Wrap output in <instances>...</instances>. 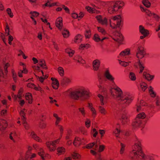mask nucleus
I'll return each mask as SVG.
<instances>
[{
  "mask_svg": "<svg viewBox=\"0 0 160 160\" xmlns=\"http://www.w3.org/2000/svg\"><path fill=\"white\" fill-rule=\"evenodd\" d=\"M103 77L106 81H108L112 87L110 90L111 97L116 99L123 107L128 106L132 102L134 97L129 92L123 93L121 89L116 85L115 78L110 72L108 68H105L103 72Z\"/></svg>",
  "mask_w": 160,
  "mask_h": 160,
  "instance_id": "nucleus-1",
  "label": "nucleus"
},
{
  "mask_svg": "<svg viewBox=\"0 0 160 160\" xmlns=\"http://www.w3.org/2000/svg\"><path fill=\"white\" fill-rule=\"evenodd\" d=\"M134 144L132 146V150L130 152V157L132 160H140V154L143 153L142 150L141 142L136 136L134 137Z\"/></svg>",
  "mask_w": 160,
  "mask_h": 160,
  "instance_id": "nucleus-2",
  "label": "nucleus"
},
{
  "mask_svg": "<svg viewBox=\"0 0 160 160\" xmlns=\"http://www.w3.org/2000/svg\"><path fill=\"white\" fill-rule=\"evenodd\" d=\"M90 92L88 89L84 87L81 86L77 88L75 91L72 92L70 93V96L75 100L80 99L84 100L90 97Z\"/></svg>",
  "mask_w": 160,
  "mask_h": 160,
  "instance_id": "nucleus-3",
  "label": "nucleus"
},
{
  "mask_svg": "<svg viewBox=\"0 0 160 160\" xmlns=\"http://www.w3.org/2000/svg\"><path fill=\"white\" fill-rule=\"evenodd\" d=\"M124 5L123 2L117 1L115 2L112 7H109L108 9V12L113 13L117 11L118 10L121 8Z\"/></svg>",
  "mask_w": 160,
  "mask_h": 160,
  "instance_id": "nucleus-4",
  "label": "nucleus"
},
{
  "mask_svg": "<svg viewBox=\"0 0 160 160\" xmlns=\"http://www.w3.org/2000/svg\"><path fill=\"white\" fill-rule=\"evenodd\" d=\"M59 139H57L53 141L47 142L46 145L47 148L50 152L54 151L56 148V145L59 142Z\"/></svg>",
  "mask_w": 160,
  "mask_h": 160,
  "instance_id": "nucleus-5",
  "label": "nucleus"
},
{
  "mask_svg": "<svg viewBox=\"0 0 160 160\" xmlns=\"http://www.w3.org/2000/svg\"><path fill=\"white\" fill-rule=\"evenodd\" d=\"M146 54L145 49L142 46L138 47L136 53V57L138 59L143 58Z\"/></svg>",
  "mask_w": 160,
  "mask_h": 160,
  "instance_id": "nucleus-6",
  "label": "nucleus"
},
{
  "mask_svg": "<svg viewBox=\"0 0 160 160\" xmlns=\"http://www.w3.org/2000/svg\"><path fill=\"white\" fill-rule=\"evenodd\" d=\"M123 24V21H111L110 22V26L112 28H120Z\"/></svg>",
  "mask_w": 160,
  "mask_h": 160,
  "instance_id": "nucleus-7",
  "label": "nucleus"
},
{
  "mask_svg": "<svg viewBox=\"0 0 160 160\" xmlns=\"http://www.w3.org/2000/svg\"><path fill=\"white\" fill-rule=\"evenodd\" d=\"M4 68L5 70V73H4L1 69V65L0 64V81H2V79L4 78L8 72L7 69L9 66V64L8 62L3 63Z\"/></svg>",
  "mask_w": 160,
  "mask_h": 160,
  "instance_id": "nucleus-8",
  "label": "nucleus"
},
{
  "mask_svg": "<svg viewBox=\"0 0 160 160\" xmlns=\"http://www.w3.org/2000/svg\"><path fill=\"white\" fill-rule=\"evenodd\" d=\"M114 37L112 38L115 41L121 43L123 40V37L122 34L118 32H115L113 33Z\"/></svg>",
  "mask_w": 160,
  "mask_h": 160,
  "instance_id": "nucleus-9",
  "label": "nucleus"
},
{
  "mask_svg": "<svg viewBox=\"0 0 160 160\" xmlns=\"http://www.w3.org/2000/svg\"><path fill=\"white\" fill-rule=\"evenodd\" d=\"M147 104L143 100H141L140 101H138L137 103L136 108L137 112H139L142 111L143 108L142 107L143 106H146Z\"/></svg>",
  "mask_w": 160,
  "mask_h": 160,
  "instance_id": "nucleus-10",
  "label": "nucleus"
},
{
  "mask_svg": "<svg viewBox=\"0 0 160 160\" xmlns=\"http://www.w3.org/2000/svg\"><path fill=\"white\" fill-rule=\"evenodd\" d=\"M140 157L142 160H154L155 156L153 154H149L146 155L143 153H141Z\"/></svg>",
  "mask_w": 160,
  "mask_h": 160,
  "instance_id": "nucleus-11",
  "label": "nucleus"
},
{
  "mask_svg": "<svg viewBox=\"0 0 160 160\" xmlns=\"http://www.w3.org/2000/svg\"><path fill=\"white\" fill-rule=\"evenodd\" d=\"M132 125L134 128L142 127V121L141 119L136 118L132 123Z\"/></svg>",
  "mask_w": 160,
  "mask_h": 160,
  "instance_id": "nucleus-12",
  "label": "nucleus"
},
{
  "mask_svg": "<svg viewBox=\"0 0 160 160\" xmlns=\"http://www.w3.org/2000/svg\"><path fill=\"white\" fill-rule=\"evenodd\" d=\"M7 121L4 119H0V131L5 130L8 126Z\"/></svg>",
  "mask_w": 160,
  "mask_h": 160,
  "instance_id": "nucleus-13",
  "label": "nucleus"
},
{
  "mask_svg": "<svg viewBox=\"0 0 160 160\" xmlns=\"http://www.w3.org/2000/svg\"><path fill=\"white\" fill-rule=\"evenodd\" d=\"M121 120L123 124L127 123L129 121V116L127 112H124L122 114Z\"/></svg>",
  "mask_w": 160,
  "mask_h": 160,
  "instance_id": "nucleus-14",
  "label": "nucleus"
},
{
  "mask_svg": "<svg viewBox=\"0 0 160 160\" xmlns=\"http://www.w3.org/2000/svg\"><path fill=\"white\" fill-rule=\"evenodd\" d=\"M88 107L92 113V115L93 117L95 118L97 115V111L95 108L93 107L92 103H89L88 104Z\"/></svg>",
  "mask_w": 160,
  "mask_h": 160,
  "instance_id": "nucleus-15",
  "label": "nucleus"
},
{
  "mask_svg": "<svg viewBox=\"0 0 160 160\" xmlns=\"http://www.w3.org/2000/svg\"><path fill=\"white\" fill-rule=\"evenodd\" d=\"M130 54V50L127 49L121 52L119 55V58H126L127 56Z\"/></svg>",
  "mask_w": 160,
  "mask_h": 160,
  "instance_id": "nucleus-16",
  "label": "nucleus"
},
{
  "mask_svg": "<svg viewBox=\"0 0 160 160\" xmlns=\"http://www.w3.org/2000/svg\"><path fill=\"white\" fill-rule=\"evenodd\" d=\"M98 80L99 83V85H98L99 90L102 92H105L106 91V89L102 84V79L101 77L98 76Z\"/></svg>",
  "mask_w": 160,
  "mask_h": 160,
  "instance_id": "nucleus-17",
  "label": "nucleus"
},
{
  "mask_svg": "<svg viewBox=\"0 0 160 160\" xmlns=\"http://www.w3.org/2000/svg\"><path fill=\"white\" fill-rule=\"evenodd\" d=\"M100 102V105L103 106L107 103V98L102 95L98 94V95Z\"/></svg>",
  "mask_w": 160,
  "mask_h": 160,
  "instance_id": "nucleus-18",
  "label": "nucleus"
},
{
  "mask_svg": "<svg viewBox=\"0 0 160 160\" xmlns=\"http://www.w3.org/2000/svg\"><path fill=\"white\" fill-rule=\"evenodd\" d=\"M139 31L142 35L148 36L149 34V31L145 29L142 25H140L139 26Z\"/></svg>",
  "mask_w": 160,
  "mask_h": 160,
  "instance_id": "nucleus-19",
  "label": "nucleus"
},
{
  "mask_svg": "<svg viewBox=\"0 0 160 160\" xmlns=\"http://www.w3.org/2000/svg\"><path fill=\"white\" fill-rule=\"evenodd\" d=\"M105 148V146L103 145H99L97 143L95 147V151L97 152H102Z\"/></svg>",
  "mask_w": 160,
  "mask_h": 160,
  "instance_id": "nucleus-20",
  "label": "nucleus"
},
{
  "mask_svg": "<svg viewBox=\"0 0 160 160\" xmlns=\"http://www.w3.org/2000/svg\"><path fill=\"white\" fill-rule=\"evenodd\" d=\"M100 62L98 59L94 60L92 62L93 69L94 71H97L100 65Z\"/></svg>",
  "mask_w": 160,
  "mask_h": 160,
  "instance_id": "nucleus-21",
  "label": "nucleus"
},
{
  "mask_svg": "<svg viewBox=\"0 0 160 160\" xmlns=\"http://www.w3.org/2000/svg\"><path fill=\"white\" fill-rule=\"evenodd\" d=\"M38 153L43 160L45 159V157L48 155V154L45 153L43 149L42 148H40L39 149Z\"/></svg>",
  "mask_w": 160,
  "mask_h": 160,
  "instance_id": "nucleus-22",
  "label": "nucleus"
},
{
  "mask_svg": "<svg viewBox=\"0 0 160 160\" xmlns=\"http://www.w3.org/2000/svg\"><path fill=\"white\" fill-rule=\"evenodd\" d=\"M9 138L14 142H15L18 138V134L14 131L12 132L9 135Z\"/></svg>",
  "mask_w": 160,
  "mask_h": 160,
  "instance_id": "nucleus-23",
  "label": "nucleus"
},
{
  "mask_svg": "<svg viewBox=\"0 0 160 160\" xmlns=\"http://www.w3.org/2000/svg\"><path fill=\"white\" fill-rule=\"evenodd\" d=\"M51 80L52 81V87L55 89H57L59 85V83L58 80L53 78H51Z\"/></svg>",
  "mask_w": 160,
  "mask_h": 160,
  "instance_id": "nucleus-24",
  "label": "nucleus"
},
{
  "mask_svg": "<svg viewBox=\"0 0 160 160\" xmlns=\"http://www.w3.org/2000/svg\"><path fill=\"white\" fill-rule=\"evenodd\" d=\"M147 88V85L145 82L142 81L140 82L138 87V88L140 90L144 92Z\"/></svg>",
  "mask_w": 160,
  "mask_h": 160,
  "instance_id": "nucleus-25",
  "label": "nucleus"
},
{
  "mask_svg": "<svg viewBox=\"0 0 160 160\" xmlns=\"http://www.w3.org/2000/svg\"><path fill=\"white\" fill-rule=\"evenodd\" d=\"M79 112L83 117H85L87 115V111L86 109L83 106L79 107L78 108Z\"/></svg>",
  "mask_w": 160,
  "mask_h": 160,
  "instance_id": "nucleus-26",
  "label": "nucleus"
},
{
  "mask_svg": "<svg viewBox=\"0 0 160 160\" xmlns=\"http://www.w3.org/2000/svg\"><path fill=\"white\" fill-rule=\"evenodd\" d=\"M27 87L28 88H30L32 89H34L36 90L39 91L41 92L42 91V88L39 87H37L33 83H29L27 84Z\"/></svg>",
  "mask_w": 160,
  "mask_h": 160,
  "instance_id": "nucleus-27",
  "label": "nucleus"
},
{
  "mask_svg": "<svg viewBox=\"0 0 160 160\" xmlns=\"http://www.w3.org/2000/svg\"><path fill=\"white\" fill-rule=\"evenodd\" d=\"M126 145L122 143H120L119 153L121 155H123L125 153Z\"/></svg>",
  "mask_w": 160,
  "mask_h": 160,
  "instance_id": "nucleus-28",
  "label": "nucleus"
},
{
  "mask_svg": "<svg viewBox=\"0 0 160 160\" xmlns=\"http://www.w3.org/2000/svg\"><path fill=\"white\" fill-rule=\"evenodd\" d=\"M37 154L31 152L28 155L25 156L26 160H34V158L36 157Z\"/></svg>",
  "mask_w": 160,
  "mask_h": 160,
  "instance_id": "nucleus-29",
  "label": "nucleus"
},
{
  "mask_svg": "<svg viewBox=\"0 0 160 160\" xmlns=\"http://www.w3.org/2000/svg\"><path fill=\"white\" fill-rule=\"evenodd\" d=\"M98 110L100 113L102 115H105L108 114L107 111L102 106H99L98 107Z\"/></svg>",
  "mask_w": 160,
  "mask_h": 160,
  "instance_id": "nucleus-30",
  "label": "nucleus"
},
{
  "mask_svg": "<svg viewBox=\"0 0 160 160\" xmlns=\"http://www.w3.org/2000/svg\"><path fill=\"white\" fill-rule=\"evenodd\" d=\"M71 78L68 77H65L62 80L61 83L63 85H66L71 83Z\"/></svg>",
  "mask_w": 160,
  "mask_h": 160,
  "instance_id": "nucleus-31",
  "label": "nucleus"
},
{
  "mask_svg": "<svg viewBox=\"0 0 160 160\" xmlns=\"http://www.w3.org/2000/svg\"><path fill=\"white\" fill-rule=\"evenodd\" d=\"M90 152L92 155L95 156L97 160H102V158L100 155V153L93 150H91Z\"/></svg>",
  "mask_w": 160,
  "mask_h": 160,
  "instance_id": "nucleus-32",
  "label": "nucleus"
},
{
  "mask_svg": "<svg viewBox=\"0 0 160 160\" xmlns=\"http://www.w3.org/2000/svg\"><path fill=\"white\" fill-rule=\"evenodd\" d=\"M108 38L107 37H104L102 39H101L98 34H95L93 38V40L96 42H99L100 41L102 42L103 41L105 40V39H107Z\"/></svg>",
  "mask_w": 160,
  "mask_h": 160,
  "instance_id": "nucleus-33",
  "label": "nucleus"
},
{
  "mask_svg": "<svg viewBox=\"0 0 160 160\" xmlns=\"http://www.w3.org/2000/svg\"><path fill=\"white\" fill-rule=\"evenodd\" d=\"M120 126L119 124L117 123L115 126V130L113 131V133L115 134L117 137H118L120 132V130L119 129Z\"/></svg>",
  "mask_w": 160,
  "mask_h": 160,
  "instance_id": "nucleus-34",
  "label": "nucleus"
},
{
  "mask_svg": "<svg viewBox=\"0 0 160 160\" xmlns=\"http://www.w3.org/2000/svg\"><path fill=\"white\" fill-rule=\"evenodd\" d=\"M83 36L80 34H78L75 36L74 41L75 43H79L82 41Z\"/></svg>",
  "mask_w": 160,
  "mask_h": 160,
  "instance_id": "nucleus-35",
  "label": "nucleus"
},
{
  "mask_svg": "<svg viewBox=\"0 0 160 160\" xmlns=\"http://www.w3.org/2000/svg\"><path fill=\"white\" fill-rule=\"evenodd\" d=\"M143 76L147 80L149 81L152 80L154 77L153 75H151L145 72H143Z\"/></svg>",
  "mask_w": 160,
  "mask_h": 160,
  "instance_id": "nucleus-36",
  "label": "nucleus"
},
{
  "mask_svg": "<svg viewBox=\"0 0 160 160\" xmlns=\"http://www.w3.org/2000/svg\"><path fill=\"white\" fill-rule=\"evenodd\" d=\"M73 144L76 147L79 146L82 144L81 142V139L78 137H76L75 138Z\"/></svg>",
  "mask_w": 160,
  "mask_h": 160,
  "instance_id": "nucleus-37",
  "label": "nucleus"
},
{
  "mask_svg": "<svg viewBox=\"0 0 160 160\" xmlns=\"http://www.w3.org/2000/svg\"><path fill=\"white\" fill-rule=\"evenodd\" d=\"M60 31L61 32L64 38H67L69 37V32L68 30L63 28Z\"/></svg>",
  "mask_w": 160,
  "mask_h": 160,
  "instance_id": "nucleus-38",
  "label": "nucleus"
},
{
  "mask_svg": "<svg viewBox=\"0 0 160 160\" xmlns=\"http://www.w3.org/2000/svg\"><path fill=\"white\" fill-rule=\"evenodd\" d=\"M97 144V142H93L89 143L86 146H84L83 147V148H87L88 149H90L92 148V150H95V145Z\"/></svg>",
  "mask_w": 160,
  "mask_h": 160,
  "instance_id": "nucleus-39",
  "label": "nucleus"
},
{
  "mask_svg": "<svg viewBox=\"0 0 160 160\" xmlns=\"http://www.w3.org/2000/svg\"><path fill=\"white\" fill-rule=\"evenodd\" d=\"M41 20H47L49 19V16L46 12H42L40 16Z\"/></svg>",
  "mask_w": 160,
  "mask_h": 160,
  "instance_id": "nucleus-40",
  "label": "nucleus"
},
{
  "mask_svg": "<svg viewBox=\"0 0 160 160\" xmlns=\"http://www.w3.org/2000/svg\"><path fill=\"white\" fill-rule=\"evenodd\" d=\"M25 98L28 101V103L31 104L32 103V96L31 93H27L25 95Z\"/></svg>",
  "mask_w": 160,
  "mask_h": 160,
  "instance_id": "nucleus-41",
  "label": "nucleus"
},
{
  "mask_svg": "<svg viewBox=\"0 0 160 160\" xmlns=\"http://www.w3.org/2000/svg\"><path fill=\"white\" fill-rule=\"evenodd\" d=\"M57 154L58 155L63 154L65 152V149L63 147H58L57 148Z\"/></svg>",
  "mask_w": 160,
  "mask_h": 160,
  "instance_id": "nucleus-42",
  "label": "nucleus"
},
{
  "mask_svg": "<svg viewBox=\"0 0 160 160\" xmlns=\"http://www.w3.org/2000/svg\"><path fill=\"white\" fill-rule=\"evenodd\" d=\"M53 116L56 119L55 124L56 126H58L61 121L62 119L60 117H59L58 114L56 113H54L53 114Z\"/></svg>",
  "mask_w": 160,
  "mask_h": 160,
  "instance_id": "nucleus-43",
  "label": "nucleus"
},
{
  "mask_svg": "<svg viewBox=\"0 0 160 160\" xmlns=\"http://www.w3.org/2000/svg\"><path fill=\"white\" fill-rule=\"evenodd\" d=\"M56 26L60 31H61L63 29L62 21H56Z\"/></svg>",
  "mask_w": 160,
  "mask_h": 160,
  "instance_id": "nucleus-44",
  "label": "nucleus"
},
{
  "mask_svg": "<svg viewBox=\"0 0 160 160\" xmlns=\"http://www.w3.org/2000/svg\"><path fill=\"white\" fill-rule=\"evenodd\" d=\"M149 93L151 97L152 98L155 97L156 96V93L154 91L153 88L151 86H150L148 88Z\"/></svg>",
  "mask_w": 160,
  "mask_h": 160,
  "instance_id": "nucleus-45",
  "label": "nucleus"
},
{
  "mask_svg": "<svg viewBox=\"0 0 160 160\" xmlns=\"http://www.w3.org/2000/svg\"><path fill=\"white\" fill-rule=\"evenodd\" d=\"M31 136L35 140L39 142L42 141L41 139L38 137L33 132H32L30 134Z\"/></svg>",
  "mask_w": 160,
  "mask_h": 160,
  "instance_id": "nucleus-46",
  "label": "nucleus"
},
{
  "mask_svg": "<svg viewBox=\"0 0 160 160\" xmlns=\"http://www.w3.org/2000/svg\"><path fill=\"white\" fill-rule=\"evenodd\" d=\"M39 65L42 68L46 69L47 68L45 64V61L43 59H40L39 60Z\"/></svg>",
  "mask_w": 160,
  "mask_h": 160,
  "instance_id": "nucleus-47",
  "label": "nucleus"
},
{
  "mask_svg": "<svg viewBox=\"0 0 160 160\" xmlns=\"http://www.w3.org/2000/svg\"><path fill=\"white\" fill-rule=\"evenodd\" d=\"M59 75L61 77H63L64 75V72L63 68L61 67H59L57 69Z\"/></svg>",
  "mask_w": 160,
  "mask_h": 160,
  "instance_id": "nucleus-48",
  "label": "nucleus"
},
{
  "mask_svg": "<svg viewBox=\"0 0 160 160\" xmlns=\"http://www.w3.org/2000/svg\"><path fill=\"white\" fill-rule=\"evenodd\" d=\"M129 78L132 81H135L136 79L135 74L133 72H130L129 74Z\"/></svg>",
  "mask_w": 160,
  "mask_h": 160,
  "instance_id": "nucleus-49",
  "label": "nucleus"
},
{
  "mask_svg": "<svg viewBox=\"0 0 160 160\" xmlns=\"http://www.w3.org/2000/svg\"><path fill=\"white\" fill-rule=\"evenodd\" d=\"M66 52L68 54L70 57H72L75 53L74 50L71 49L70 48H68L66 49Z\"/></svg>",
  "mask_w": 160,
  "mask_h": 160,
  "instance_id": "nucleus-50",
  "label": "nucleus"
},
{
  "mask_svg": "<svg viewBox=\"0 0 160 160\" xmlns=\"http://www.w3.org/2000/svg\"><path fill=\"white\" fill-rule=\"evenodd\" d=\"M155 103L158 109L160 110V97L158 96L156 97L155 100Z\"/></svg>",
  "mask_w": 160,
  "mask_h": 160,
  "instance_id": "nucleus-51",
  "label": "nucleus"
},
{
  "mask_svg": "<svg viewBox=\"0 0 160 160\" xmlns=\"http://www.w3.org/2000/svg\"><path fill=\"white\" fill-rule=\"evenodd\" d=\"M85 9L89 13H93L96 12V10L94 8H92L89 6H86Z\"/></svg>",
  "mask_w": 160,
  "mask_h": 160,
  "instance_id": "nucleus-52",
  "label": "nucleus"
},
{
  "mask_svg": "<svg viewBox=\"0 0 160 160\" xmlns=\"http://www.w3.org/2000/svg\"><path fill=\"white\" fill-rule=\"evenodd\" d=\"M111 19H113V20H122L123 19V17L122 14L116 15L114 17H112Z\"/></svg>",
  "mask_w": 160,
  "mask_h": 160,
  "instance_id": "nucleus-53",
  "label": "nucleus"
},
{
  "mask_svg": "<svg viewBox=\"0 0 160 160\" xmlns=\"http://www.w3.org/2000/svg\"><path fill=\"white\" fill-rule=\"evenodd\" d=\"M146 117V115L144 112H142L137 115L136 118L139 119H143Z\"/></svg>",
  "mask_w": 160,
  "mask_h": 160,
  "instance_id": "nucleus-54",
  "label": "nucleus"
},
{
  "mask_svg": "<svg viewBox=\"0 0 160 160\" xmlns=\"http://www.w3.org/2000/svg\"><path fill=\"white\" fill-rule=\"evenodd\" d=\"M111 21H98L99 23L105 26L110 25V22Z\"/></svg>",
  "mask_w": 160,
  "mask_h": 160,
  "instance_id": "nucleus-55",
  "label": "nucleus"
},
{
  "mask_svg": "<svg viewBox=\"0 0 160 160\" xmlns=\"http://www.w3.org/2000/svg\"><path fill=\"white\" fill-rule=\"evenodd\" d=\"M25 109H22L20 112V114L21 117V119L22 120H26V118L25 117Z\"/></svg>",
  "mask_w": 160,
  "mask_h": 160,
  "instance_id": "nucleus-56",
  "label": "nucleus"
},
{
  "mask_svg": "<svg viewBox=\"0 0 160 160\" xmlns=\"http://www.w3.org/2000/svg\"><path fill=\"white\" fill-rule=\"evenodd\" d=\"M30 14H31V18L33 20H34V18L37 17L39 15V13L36 11L31 12Z\"/></svg>",
  "mask_w": 160,
  "mask_h": 160,
  "instance_id": "nucleus-57",
  "label": "nucleus"
},
{
  "mask_svg": "<svg viewBox=\"0 0 160 160\" xmlns=\"http://www.w3.org/2000/svg\"><path fill=\"white\" fill-rule=\"evenodd\" d=\"M72 157L74 159L76 160H78L80 159L81 156L80 155L77 153L73 152L72 154Z\"/></svg>",
  "mask_w": 160,
  "mask_h": 160,
  "instance_id": "nucleus-58",
  "label": "nucleus"
},
{
  "mask_svg": "<svg viewBox=\"0 0 160 160\" xmlns=\"http://www.w3.org/2000/svg\"><path fill=\"white\" fill-rule=\"evenodd\" d=\"M98 32L103 35H105L107 34V32L105 30L101 27H98Z\"/></svg>",
  "mask_w": 160,
  "mask_h": 160,
  "instance_id": "nucleus-59",
  "label": "nucleus"
},
{
  "mask_svg": "<svg viewBox=\"0 0 160 160\" xmlns=\"http://www.w3.org/2000/svg\"><path fill=\"white\" fill-rule=\"evenodd\" d=\"M58 128L60 131V136L59 137V138L58 139H59V140H60V139H61L62 135V134L63 131V127L61 125H58Z\"/></svg>",
  "mask_w": 160,
  "mask_h": 160,
  "instance_id": "nucleus-60",
  "label": "nucleus"
},
{
  "mask_svg": "<svg viewBox=\"0 0 160 160\" xmlns=\"http://www.w3.org/2000/svg\"><path fill=\"white\" fill-rule=\"evenodd\" d=\"M91 32L90 30H86L85 33V36L86 38H89L91 37Z\"/></svg>",
  "mask_w": 160,
  "mask_h": 160,
  "instance_id": "nucleus-61",
  "label": "nucleus"
},
{
  "mask_svg": "<svg viewBox=\"0 0 160 160\" xmlns=\"http://www.w3.org/2000/svg\"><path fill=\"white\" fill-rule=\"evenodd\" d=\"M143 4L147 8H149L150 6V2L147 0H143L142 1Z\"/></svg>",
  "mask_w": 160,
  "mask_h": 160,
  "instance_id": "nucleus-62",
  "label": "nucleus"
},
{
  "mask_svg": "<svg viewBox=\"0 0 160 160\" xmlns=\"http://www.w3.org/2000/svg\"><path fill=\"white\" fill-rule=\"evenodd\" d=\"M23 96V90L22 88H21L19 91L17 97L19 99H21Z\"/></svg>",
  "mask_w": 160,
  "mask_h": 160,
  "instance_id": "nucleus-63",
  "label": "nucleus"
},
{
  "mask_svg": "<svg viewBox=\"0 0 160 160\" xmlns=\"http://www.w3.org/2000/svg\"><path fill=\"white\" fill-rule=\"evenodd\" d=\"M46 123L43 122H40L38 125L39 127L42 129H45L46 128Z\"/></svg>",
  "mask_w": 160,
  "mask_h": 160,
  "instance_id": "nucleus-64",
  "label": "nucleus"
}]
</instances>
